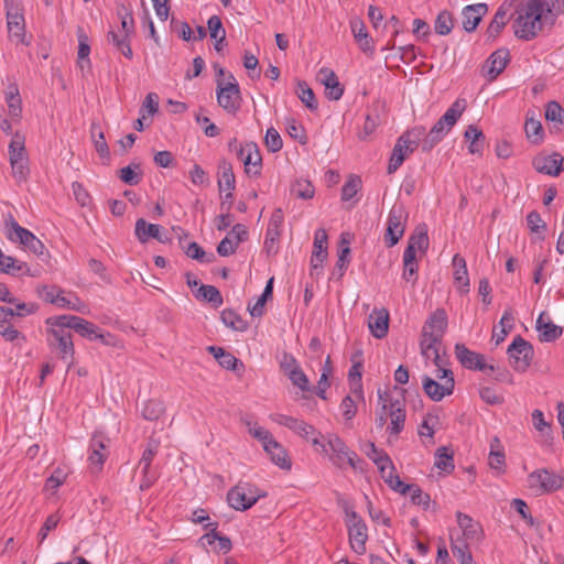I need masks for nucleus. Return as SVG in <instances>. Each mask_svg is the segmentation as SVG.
Wrapping results in <instances>:
<instances>
[{
  "label": "nucleus",
  "instance_id": "obj_35",
  "mask_svg": "<svg viewBox=\"0 0 564 564\" xmlns=\"http://www.w3.org/2000/svg\"><path fill=\"white\" fill-rule=\"evenodd\" d=\"M545 119L553 122L551 133H560L564 128V109L557 101H550L545 109Z\"/></svg>",
  "mask_w": 564,
  "mask_h": 564
},
{
  "label": "nucleus",
  "instance_id": "obj_6",
  "mask_svg": "<svg viewBox=\"0 0 564 564\" xmlns=\"http://www.w3.org/2000/svg\"><path fill=\"white\" fill-rule=\"evenodd\" d=\"M7 226L10 227L8 238L11 241H19L34 254H43L45 250L43 242L39 238H36L29 229L20 226L12 215H9Z\"/></svg>",
  "mask_w": 564,
  "mask_h": 564
},
{
  "label": "nucleus",
  "instance_id": "obj_16",
  "mask_svg": "<svg viewBox=\"0 0 564 564\" xmlns=\"http://www.w3.org/2000/svg\"><path fill=\"white\" fill-rule=\"evenodd\" d=\"M447 327V315L445 310L437 308L433 312L429 319L425 322L422 334L424 336H431V340L443 339Z\"/></svg>",
  "mask_w": 564,
  "mask_h": 564
},
{
  "label": "nucleus",
  "instance_id": "obj_33",
  "mask_svg": "<svg viewBox=\"0 0 564 564\" xmlns=\"http://www.w3.org/2000/svg\"><path fill=\"white\" fill-rule=\"evenodd\" d=\"M220 177L218 178V187L220 192L227 191L226 198H232V191L236 187L235 174L229 162L223 160L219 163Z\"/></svg>",
  "mask_w": 564,
  "mask_h": 564
},
{
  "label": "nucleus",
  "instance_id": "obj_19",
  "mask_svg": "<svg viewBox=\"0 0 564 564\" xmlns=\"http://www.w3.org/2000/svg\"><path fill=\"white\" fill-rule=\"evenodd\" d=\"M317 78L325 86V95L329 100H339L343 97L344 86L339 83L333 69L328 67L321 68Z\"/></svg>",
  "mask_w": 564,
  "mask_h": 564
},
{
  "label": "nucleus",
  "instance_id": "obj_24",
  "mask_svg": "<svg viewBox=\"0 0 564 564\" xmlns=\"http://www.w3.org/2000/svg\"><path fill=\"white\" fill-rule=\"evenodd\" d=\"M134 234L138 240L142 243L147 242L150 238L165 243L170 239L161 234V226L155 224H148L143 218H139L135 223Z\"/></svg>",
  "mask_w": 564,
  "mask_h": 564
},
{
  "label": "nucleus",
  "instance_id": "obj_20",
  "mask_svg": "<svg viewBox=\"0 0 564 564\" xmlns=\"http://www.w3.org/2000/svg\"><path fill=\"white\" fill-rule=\"evenodd\" d=\"M48 334L54 338L61 358L70 367L74 362L75 354L72 334L64 329H50Z\"/></svg>",
  "mask_w": 564,
  "mask_h": 564
},
{
  "label": "nucleus",
  "instance_id": "obj_32",
  "mask_svg": "<svg viewBox=\"0 0 564 564\" xmlns=\"http://www.w3.org/2000/svg\"><path fill=\"white\" fill-rule=\"evenodd\" d=\"M413 152L414 149L408 143H403L401 139H398L389 160L388 174L394 173L402 165L404 160Z\"/></svg>",
  "mask_w": 564,
  "mask_h": 564
},
{
  "label": "nucleus",
  "instance_id": "obj_42",
  "mask_svg": "<svg viewBox=\"0 0 564 564\" xmlns=\"http://www.w3.org/2000/svg\"><path fill=\"white\" fill-rule=\"evenodd\" d=\"M6 101L10 116L19 118L22 112V100L20 97L19 87L15 83H12L8 86L6 91Z\"/></svg>",
  "mask_w": 564,
  "mask_h": 564
},
{
  "label": "nucleus",
  "instance_id": "obj_17",
  "mask_svg": "<svg viewBox=\"0 0 564 564\" xmlns=\"http://www.w3.org/2000/svg\"><path fill=\"white\" fill-rule=\"evenodd\" d=\"M422 382L424 392L435 402L443 400L446 395H451L455 387L454 378H447L443 383H440L429 376H424Z\"/></svg>",
  "mask_w": 564,
  "mask_h": 564
},
{
  "label": "nucleus",
  "instance_id": "obj_7",
  "mask_svg": "<svg viewBox=\"0 0 564 564\" xmlns=\"http://www.w3.org/2000/svg\"><path fill=\"white\" fill-rule=\"evenodd\" d=\"M327 445L333 452L330 460L338 468H343L344 464L347 463L350 467L357 469L359 467L358 464L362 463V460L358 458L357 454L350 451L339 436L335 434L328 435Z\"/></svg>",
  "mask_w": 564,
  "mask_h": 564
},
{
  "label": "nucleus",
  "instance_id": "obj_55",
  "mask_svg": "<svg viewBox=\"0 0 564 564\" xmlns=\"http://www.w3.org/2000/svg\"><path fill=\"white\" fill-rule=\"evenodd\" d=\"M74 330L80 336L87 337L89 339L104 338L102 334L98 333V327L82 317H79Z\"/></svg>",
  "mask_w": 564,
  "mask_h": 564
},
{
  "label": "nucleus",
  "instance_id": "obj_63",
  "mask_svg": "<svg viewBox=\"0 0 564 564\" xmlns=\"http://www.w3.org/2000/svg\"><path fill=\"white\" fill-rule=\"evenodd\" d=\"M264 144L268 151L272 153L279 152L282 149L283 141L276 129L269 128L267 130L264 135Z\"/></svg>",
  "mask_w": 564,
  "mask_h": 564
},
{
  "label": "nucleus",
  "instance_id": "obj_25",
  "mask_svg": "<svg viewBox=\"0 0 564 564\" xmlns=\"http://www.w3.org/2000/svg\"><path fill=\"white\" fill-rule=\"evenodd\" d=\"M510 61V53L507 48L495 51L487 59V76L489 80L496 79L507 67Z\"/></svg>",
  "mask_w": 564,
  "mask_h": 564
},
{
  "label": "nucleus",
  "instance_id": "obj_45",
  "mask_svg": "<svg viewBox=\"0 0 564 564\" xmlns=\"http://www.w3.org/2000/svg\"><path fill=\"white\" fill-rule=\"evenodd\" d=\"M54 305L61 308L72 310L83 314L87 312V306L85 305V303H83L80 299L74 293H68L67 296H65L64 294H58Z\"/></svg>",
  "mask_w": 564,
  "mask_h": 564
},
{
  "label": "nucleus",
  "instance_id": "obj_37",
  "mask_svg": "<svg viewBox=\"0 0 564 564\" xmlns=\"http://www.w3.org/2000/svg\"><path fill=\"white\" fill-rule=\"evenodd\" d=\"M350 28L351 32L354 34L355 40L359 44L360 48L364 52L370 51L373 48L371 44V40L369 37V34L366 30V25L364 21L359 18H352L350 20Z\"/></svg>",
  "mask_w": 564,
  "mask_h": 564
},
{
  "label": "nucleus",
  "instance_id": "obj_12",
  "mask_svg": "<svg viewBox=\"0 0 564 564\" xmlns=\"http://www.w3.org/2000/svg\"><path fill=\"white\" fill-rule=\"evenodd\" d=\"M465 108L466 101L464 99H457L431 128L433 133H437L444 138L460 118Z\"/></svg>",
  "mask_w": 564,
  "mask_h": 564
},
{
  "label": "nucleus",
  "instance_id": "obj_27",
  "mask_svg": "<svg viewBox=\"0 0 564 564\" xmlns=\"http://www.w3.org/2000/svg\"><path fill=\"white\" fill-rule=\"evenodd\" d=\"M405 409L399 400L389 399V416L391 419L388 432L391 435H399L404 427Z\"/></svg>",
  "mask_w": 564,
  "mask_h": 564
},
{
  "label": "nucleus",
  "instance_id": "obj_40",
  "mask_svg": "<svg viewBox=\"0 0 564 564\" xmlns=\"http://www.w3.org/2000/svg\"><path fill=\"white\" fill-rule=\"evenodd\" d=\"M488 465L491 469H495L498 473H503L505 470L506 457L498 437H494L490 443Z\"/></svg>",
  "mask_w": 564,
  "mask_h": 564
},
{
  "label": "nucleus",
  "instance_id": "obj_56",
  "mask_svg": "<svg viewBox=\"0 0 564 564\" xmlns=\"http://www.w3.org/2000/svg\"><path fill=\"white\" fill-rule=\"evenodd\" d=\"M164 412V404L160 400H149L142 409V416L148 421L158 420Z\"/></svg>",
  "mask_w": 564,
  "mask_h": 564
},
{
  "label": "nucleus",
  "instance_id": "obj_10",
  "mask_svg": "<svg viewBox=\"0 0 564 564\" xmlns=\"http://www.w3.org/2000/svg\"><path fill=\"white\" fill-rule=\"evenodd\" d=\"M370 459L377 465L382 479L392 490L401 495L410 494L412 485L404 484L400 477L394 474V466L389 456L375 457L370 455Z\"/></svg>",
  "mask_w": 564,
  "mask_h": 564
},
{
  "label": "nucleus",
  "instance_id": "obj_23",
  "mask_svg": "<svg viewBox=\"0 0 564 564\" xmlns=\"http://www.w3.org/2000/svg\"><path fill=\"white\" fill-rule=\"evenodd\" d=\"M368 327L373 337L381 339L389 329V312L386 308L373 310L368 318Z\"/></svg>",
  "mask_w": 564,
  "mask_h": 564
},
{
  "label": "nucleus",
  "instance_id": "obj_44",
  "mask_svg": "<svg viewBox=\"0 0 564 564\" xmlns=\"http://www.w3.org/2000/svg\"><path fill=\"white\" fill-rule=\"evenodd\" d=\"M77 39H78V65L80 68H84L85 65L90 66V45L89 39L85 33L83 28H77Z\"/></svg>",
  "mask_w": 564,
  "mask_h": 564
},
{
  "label": "nucleus",
  "instance_id": "obj_58",
  "mask_svg": "<svg viewBox=\"0 0 564 564\" xmlns=\"http://www.w3.org/2000/svg\"><path fill=\"white\" fill-rule=\"evenodd\" d=\"M186 256L202 263H210L215 261L214 253H206L197 242H191L185 251Z\"/></svg>",
  "mask_w": 564,
  "mask_h": 564
},
{
  "label": "nucleus",
  "instance_id": "obj_46",
  "mask_svg": "<svg viewBox=\"0 0 564 564\" xmlns=\"http://www.w3.org/2000/svg\"><path fill=\"white\" fill-rule=\"evenodd\" d=\"M107 37L108 41L111 42L116 48L127 58L131 59L133 57V53L130 46V35L118 34L115 31H109Z\"/></svg>",
  "mask_w": 564,
  "mask_h": 564
},
{
  "label": "nucleus",
  "instance_id": "obj_41",
  "mask_svg": "<svg viewBox=\"0 0 564 564\" xmlns=\"http://www.w3.org/2000/svg\"><path fill=\"white\" fill-rule=\"evenodd\" d=\"M434 466L445 474L453 473L455 468L453 451L446 446L438 447L435 453Z\"/></svg>",
  "mask_w": 564,
  "mask_h": 564
},
{
  "label": "nucleus",
  "instance_id": "obj_59",
  "mask_svg": "<svg viewBox=\"0 0 564 564\" xmlns=\"http://www.w3.org/2000/svg\"><path fill=\"white\" fill-rule=\"evenodd\" d=\"M361 188V178L357 175H350L341 188V200L348 202L354 198Z\"/></svg>",
  "mask_w": 564,
  "mask_h": 564
},
{
  "label": "nucleus",
  "instance_id": "obj_3",
  "mask_svg": "<svg viewBox=\"0 0 564 564\" xmlns=\"http://www.w3.org/2000/svg\"><path fill=\"white\" fill-rule=\"evenodd\" d=\"M229 78L231 82L227 84L223 79H216L217 104L228 113H236L240 109L241 94L232 74H229Z\"/></svg>",
  "mask_w": 564,
  "mask_h": 564
},
{
  "label": "nucleus",
  "instance_id": "obj_9",
  "mask_svg": "<svg viewBox=\"0 0 564 564\" xmlns=\"http://www.w3.org/2000/svg\"><path fill=\"white\" fill-rule=\"evenodd\" d=\"M528 485L536 491L552 492L564 487V477L547 469H539L528 476Z\"/></svg>",
  "mask_w": 564,
  "mask_h": 564
},
{
  "label": "nucleus",
  "instance_id": "obj_47",
  "mask_svg": "<svg viewBox=\"0 0 564 564\" xmlns=\"http://www.w3.org/2000/svg\"><path fill=\"white\" fill-rule=\"evenodd\" d=\"M220 318L227 327L236 332H245L248 328V323L243 321L239 314L230 308L224 310L221 312Z\"/></svg>",
  "mask_w": 564,
  "mask_h": 564
},
{
  "label": "nucleus",
  "instance_id": "obj_36",
  "mask_svg": "<svg viewBox=\"0 0 564 564\" xmlns=\"http://www.w3.org/2000/svg\"><path fill=\"white\" fill-rule=\"evenodd\" d=\"M429 249V236L425 226L417 227L413 235L410 236L408 247L404 252H411L415 256L416 250L425 252Z\"/></svg>",
  "mask_w": 564,
  "mask_h": 564
},
{
  "label": "nucleus",
  "instance_id": "obj_52",
  "mask_svg": "<svg viewBox=\"0 0 564 564\" xmlns=\"http://www.w3.org/2000/svg\"><path fill=\"white\" fill-rule=\"evenodd\" d=\"M417 263L416 256H412V253L403 252V279L408 282L411 281L412 284H415L417 279Z\"/></svg>",
  "mask_w": 564,
  "mask_h": 564
},
{
  "label": "nucleus",
  "instance_id": "obj_62",
  "mask_svg": "<svg viewBox=\"0 0 564 564\" xmlns=\"http://www.w3.org/2000/svg\"><path fill=\"white\" fill-rule=\"evenodd\" d=\"M138 170H140V164L131 163L119 170V178L128 185H137L141 180V175L137 173Z\"/></svg>",
  "mask_w": 564,
  "mask_h": 564
},
{
  "label": "nucleus",
  "instance_id": "obj_13",
  "mask_svg": "<svg viewBox=\"0 0 564 564\" xmlns=\"http://www.w3.org/2000/svg\"><path fill=\"white\" fill-rule=\"evenodd\" d=\"M532 166L541 174L557 176L564 171V156L558 152L538 154L532 160Z\"/></svg>",
  "mask_w": 564,
  "mask_h": 564
},
{
  "label": "nucleus",
  "instance_id": "obj_26",
  "mask_svg": "<svg viewBox=\"0 0 564 564\" xmlns=\"http://www.w3.org/2000/svg\"><path fill=\"white\" fill-rule=\"evenodd\" d=\"M488 7L486 3H476L463 9V28L466 32H473L486 14Z\"/></svg>",
  "mask_w": 564,
  "mask_h": 564
},
{
  "label": "nucleus",
  "instance_id": "obj_43",
  "mask_svg": "<svg viewBox=\"0 0 564 564\" xmlns=\"http://www.w3.org/2000/svg\"><path fill=\"white\" fill-rule=\"evenodd\" d=\"M196 299L210 303L214 307H219L224 300L219 290L214 285L202 284L195 293Z\"/></svg>",
  "mask_w": 564,
  "mask_h": 564
},
{
  "label": "nucleus",
  "instance_id": "obj_53",
  "mask_svg": "<svg viewBox=\"0 0 564 564\" xmlns=\"http://www.w3.org/2000/svg\"><path fill=\"white\" fill-rule=\"evenodd\" d=\"M291 193L299 198L311 199L314 197L315 188L310 181L301 178L291 185Z\"/></svg>",
  "mask_w": 564,
  "mask_h": 564
},
{
  "label": "nucleus",
  "instance_id": "obj_14",
  "mask_svg": "<svg viewBox=\"0 0 564 564\" xmlns=\"http://www.w3.org/2000/svg\"><path fill=\"white\" fill-rule=\"evenodd\" d=\"M455 355L460 365L466 369L478 371L495 370L494 366L485 362L481 354L468 349L464 344L455 345Z\"/></svg>",
  "mask_w": 564,
  "mask_h": 564
},
{
  "label": "nucleus",
  "instance_id": "obj_54",
  "mask_svg": "<svg viewBox=\"0 0 564 564\" xmlns=\"http://www.w3.org/2000/svg\"><path fill=\"white\" fill-rule=\"evenodd\" d=\"M425 128L423 126H416L411 130L405 131L403 134L399 137L403 143H408L414 150L422 143V140L425 135Z\"/></svg>",
  "mask_w": 564,
  "mask_h": 564
},
{
  "label": "nucleus",
  "instance_id": "obj_49",
  "mask_svg": "<svg viewBox=\"0 0 564 564\" xmlns=\"http://www.w3.org/2000/svg\"><path fill=\"white\" fill-rule=\"evenodd\" d=\"M506 17H507V9L502 4L498 8L492 21L488 25L487 34L489 37H492V39L497 37L498 34L502 31V29L506 26V24L508 22Z\"/></svg>",
  "mask_w": 564,
  "mask_h": 564
},
{
  "label": "nucleus",
  "instance_id": "obj_30",
  "mask_svg": "<svg viewBox=\"0 0 564 564\" xmlns=\"http://www.w3.org/2000/svg\"><path fill=\"white\" fill-rule=\"evenodd\" d=\"M7 25L10 36L15 37L18 42H24V17L18 8H10L7 11Z\"/></svg>",
  "mask_w": 564,
  "mask_h": 564
},
{
  "label": "nucleus",
  "instance_id": "obj_39",
  "mask_svg": "<svg viewBox=\"0 0 564 564\" xmlns=\"http://www.w3.org/2000/svg\"><path fill=\"white\" fill-rule=\"evenodd\" d=\"M464 137L467 141H469V153L481 154L486 139L482 131L479 130L476 126L470 124L467 127Z\"/></svg>",
  "mask_w": 564,
  "mask_h": 564
},
{
  "label": "nucleus",
  "instance_id": "obj_1",
  "mask_svg": "<svg viewBox=\"0 0 564 564\" xmlns=\"http://www.w3.org/2000/svg\"><path fill=\"white\" fill-rule=\"evenodd\" d=\"M558 0H523L517 9L513 23L514 34L518 39L531 41L542 32L545 25L552 28L556 22L554 12Z\"/></svg>",
  "mask_w": 564,
  "mask_h": 564
},
{
  "label": "nucleus",
  "instance_id": "obj_11",
  "mask_svg": "<svg viewBox=\"0 0 564 564\" xmlns=\"http://www.w3.org/2000/svg\"><path fill=\"white\" fill-rule=\"evenodd\" d=\"M348 516V535L350 547L357 554H364L366 552V542L368 540L367 525L355 511H351Z\"/></svg>",
  "mask_w": 564,
  "mask_h": 564
},
{
  "label": "nucleus",
  "instance_id": "obj_28",
  "mask_svg": "<svg viewBox=\"0 0 564 564\" xmlns=\"http://www.w3.org/2000/svg\"><path fill=\"white\" fill-rule=\"evenodd\" d=\"M546 314L542 312L536 319V329L540 333L539 339L544 343H551L557 339L562 333L563 328L561 326L555 325L550 319L545 321Z\"/></svg>",
  "mask_w": 564,
  "mask_h": 564
},
{
  "label": "nucleus",
  "instance_id": "obj_8",
  "mask_svg": "<svg viewBox=\"0 0 564 564\" xmlns=\"http://www.w3.org/2000/svg\"><path fill=\"white\" fill-rule=\"evenodd\" d=\"M229 148L237 152L238 158L243 162L247 174L259 175L262 165V158L257 143L248 142L245 145H237V140L229 142Z\"/></svg>",
  "mask_w": 564,
  "mask_h": 564
},
{
  "label": "nucleus",
  "instance_id": "obj_38",
  "mask_svg": "<svg viewBox=\"0 0 564 564\" xmlns=\"http://www.w3.org/2000/svg\"><path fill=\"white\" fill-rule=\"evenodd\" d=\"M431 339V336L421 335V354L426 359H432L436 367H440L441 356L438 346L442 344V339H435L434 341H432Z\"/></svg>",
  "mask_w": 564,
  "mask_h": 564
},
{
  "label": "nucleus",
  "instance_id": "obj_5",
  "mask_svg": "<svg viewBox=\"0 0 564 564\" xmlns=\"http://www.w3.org/2000/svg\"><path fill=\"white\" fill-rule=\"evenodd\" d=\"M507 354L513 369L518 372H524L531 365L534 350L533 346L528 340L521 336H517L508 347Z\"/></svg>",
  "mask_w": 564,
  "mask_h": 564
},
{
  "label": "nucleus",
  "instance_id": "obj_50",
  "mask_svg": "<svg viewBox=\"0 0 564 564\" xmlns=\"http://www.w3.org/2000/svg\"><path fill=\"white\" fill-rule=\"evenodd\" d=\"M524 130L528 140L531 143L539 144L543 140V127L541 121L534 118H528L524 124Z\"/></svg>",
  "mask_w": 564,
  "mask_h": 564
},
{
  "label": "nucleus",
  "instance_id": "obj_2",
  "mask_svg": "<svg viewBox=\"0 0 564 564\" xmlns=\"http://www.w3.org/2000/svg\"><path fill=\"white\" fill-rule=\"evenodd\" d=\"M267 494L250 482L239 481L227 492V501L231 508L238 511L250 509L260 498Z\"/></svg>",
  "mask_w": 564,
  "mask_h": 564
},
{
  "label": "nucleus",
  "instance_id": "obj_64",
  "mask_svg": "<svg viewBox=\"0 0 564 564\" xmlns=\"http://www.w3.org/2000/svg\"><path fill=\"white\" fill-rule=\"evenodd\" d=\"M451 547L454 556L457 558L459 564H473V555L466 543L457 545L452 541Z\"/></svg>",
  "mask_w": 564,
  "mask_h": 564
},
{
  "label": "nucleus",
  "instance_id": "obj_22",
  "mask_svg": "<svg viewBox=\"0 0 564 564\" xmlns=\"http://www.w3.org/2000/svg\"><path fill=\"white\" fill-rule=\"evenodd\" d=\"M457 524L463 531V535L470 542H479L484 538V530L479 522L474 521L469 516L457 511Z\"/></svg>",
  "mask_w": 564,
  "mask_h": 564
},
{
  "label": "nucleus",
  "instance_id": "obj_29",
  "mask_svg": "<svg viewBox=\"0 0 564 564\" xmlns=\"http://www.w3.org/2000/svg\"><path fill=\"white\" fill-rule=\"evenodd\" d=\"M263 449L269 455L273 464L282 469H291V459L289 458L285 448L275 438H272Z\"/></svg>",
  "mask_w": 564,
  "mask_h": 564
},
{
  "label": "nucleus",
  "instance_id": "obj_60",
  "mask_svg": "<svg viewBox=\"0 0 564 564\" xmlns=\"http://www.w3.org/2000/svg\"><path fill=\"white\" fill-rule=\"evenodd\" d=\"M160 448V441L155 438H150L147 444V448L144 449L140 460H139V467H151V464L153 462V458L158 454Z\"/></svg>",
  "mask_w": 564,
  "mask_h": 564
},
{
  "label": "nucleus",
  "instance_id": "obj_57",
  "mask_svg": "<svg viewBox=\"0 0 564 564\" xmlns=\"http://www.w3.org/2000/svg\"><path fill=\"white\" fill-rule=\"evenodd\" d=\"M10 164L15 181L18 183L25 182L30 174L28 159H10Z\"/></svg>",
  "mask_w": 564,
  "mask_h": 564
},
{
  "label": "nucleus",
  "instance_id": "obj_31",
  "mask_svg": "<svg viewBox=\"0 0 564 564\" xmlns=\"http://www.w3.org/2000/svg\"><path fill=\"white\" fill-rule=\"evenodd\" d=\"M453 265L455 268L454 280L459 292L468 293L470 282L465 259L460 254L456 253L453 257Z\"/></svg>",
  "mask_w": 564,
  "mask_h": 564
},
{
  "label": "nucleus",
  "instance_id": "obj_34",
  "mask_svg": "<svg viewBox=\"0 0 564 564\" xmlns=\"http://www.w3.org/2000/svg\"><path fill=\"white\" fill-rule=\"evenodd\" d=\"M0 271L10 275H31L30 268L25 262L18 261L15 258L6 256L3 252L0 254Z\"/></svg>",
  "mask_w": 564,
  "mask_h": 564
},
{
  "label": "nucleus",
  "instance_id": "obj_48",
  "mask_svg": "<svg viewBox=\"0 0 564 564\" xmlns=\"http://www.w3.org/2000/svg\"><path fill=\"white\" fill-rule=\"evenodd\" d=\"M296 95L310 110H316L318 108L315 94L306 82H297Z\"/></svg>",
  "mask_w": 564,
  "mask_h": 564
},
{
  "label": "nucleus",
  "instance_id": "obj_21",
  "mask_svg": "<svg viewBox=\"0 0 564 564\" xmlns=\"http://www.w3.org/2000/svg\"><path fill=\"white\" fill-rule=\"evenodd\" d=\"M271 419L275 423L290 429L291 431H293L299 436H301L305 440H307L310 435L315 434V427L313 425L304 422L303 420H299L296 417L289 416L285 414H279V413L271 415Z\"/></svg>",
  "mask_w": 564,
  "mask_h": 564
},
{
  "label": "nucleus",
  "instance_id": "obj_15",
  "mask_svg": "<svg viewBox=\"0 0 564 564\" xmlns=\"http://www.w3.org/2000/svg\"><path fill=\"white\" fill-rule=\"evenodd\" d=\"M284 221V215L281 208H275L271 215V218L268 224L265 239H264V249L268 254L276 253V243L281 236V228Z\"/></svg>",
  "mask_w": 564,
  "mask_h": 564
},
{
  "label": "nucleus",
  "instance_id": "obj_18",
  "mask_svg": "<svg viewBox=\"0 0 564 564\" xmlns=\"http://www.w3.org/2000/svg\"><path fill=\"white\" fill-rule=\"evenodd\" d=\"M109 440L102 434H94L89 443L88 462L95 471H99L108 456L107 443Z\"/></svg>",
  "mask_w": 564,
  "mask_h": 564
},
{
  "label": "nucleus",
  "instance_id": "obj_61",
  "mask_svg": "<svg viewBox=\"0 0 564 564\" xmlns=\"http://www.w3.org/2000/svg\"><path fill=\"white\" fill-rule=\"evenodd\" d=\"M349 253L350 248L348 246L339 250L337 263L332 272L333 279L340 280L344 276L347 265L349 263Z\"/></svg>",
  "mask_w": 564,
  "mask_h": 564
},
{
  "label": "nucleus",
  "instance_id": "obj_51",
  "mask_svg": "<svg viewBox=\"0 0 564 564\" xmlns=\"http://www.w3.org/2000/svg\"><path fill=\"white\" fill-rule=\"evenodd\" d=\"M454 20L452 13L447 10L441 11L435 19V32L440 35H447L452 32Z\"/></svg>",
  "mask_w": 564,
  "mask_h": 564
},
{
  "label": "nucleus",
  "instance_id": "obj_4",
  "mask_svg": "<svg viewBox=\"0 0 564 564\" xmlns=\"http://www.w3.org/2000/svg\"><path fill=\"white\" fill-rule=\"evenodd\" d=\"M408 212L403 204H394L389 213L384 240L388 247L395 246L405 230Z\"/></svg>",
  "mask_w": 564,
  "mask_h": 564
}]
</instances>
